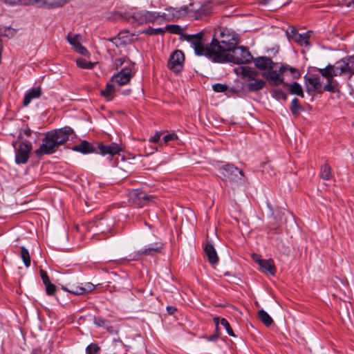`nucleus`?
I'll use <instances>...</instances> for the list:
<instances>
[{"instance_id": "nucleus-1", "label": "nucleus", "mask_w": 354, "mask_h": 354, "mask_svg": "<svg viewBox=\"0 0 354 354\" xmlns=\"http://www.w3.org/2000/svg\"><path fill=\"white\" fill-rule=\"evenodd\" d=\"M230 41H218L213 38L212 45L208 50L209 59L213 62L224 63L232 62L236 64H245L250 63L253 57L245 46H234Z\"/></svg>"}, {"instance_id": "nucleus-2", "label": "nucleus", "mask_w": 354, "mask_h": 354, "mask_svg": "<svg viewBox=\"0 0 354 354\" xmlns=\"http://www.w3.org/2000/svg\"><path fill=\"white\" fill-rule=\"evenodd\" d=\"M73 134H74L73 129L68 126L48 131L42 140L41 145L35 151V156L41 158L43 156L55 153Z\"/></svg>"}, {"instance_id": "nucleus-3", "label": "nucleus", "mask_w": 354, "mask_h": 354, "mask_svg": "<svg viewBox=\"0 0 354 354\" xmlns=\"http://www.w3.org/2000/svg\"><path fill=\"white\" fill-rule=\"evenodd\" d=\"M220 174L222 180L230 185H239L243 182V171L232 164H226L221 167Z\"/></svg>"}, {"instance_id": "nucleus-4", "label": "nucleus", "mask_w": 354, "mask_h": 354, "mask_svg": "<svg viewBox=\"0 0 354 354\" xmlns=\"http://www.w3.org/2000/svg\"><path fill=\"white\" fill-rule=\"evenodd\" d=\"M204 34L203 32H198L194 35L185 34L183 38L188 41L191 46L194 48L195 53L197 55H205L209 58L208 50L209 49L212 41L206 47L204 46L205 41L203 39Z\"/></svg>"}, {"instance_id": "nucleus-5", "label": "nucleus", "mask_w": 354, "mask_h": 354, "mask_svg": "<svg viewBox=\"0 0 354 354\" xmlns=\"http://www.w3.org/2000/svg\"><path fill=\"white\" fill-rule=\"evenodd\" d=\"M15 152V162L17 165L26 164L30 157L32 149V145L30 142H21L17 145V142L12 144Z\"/></svg>"}, {"instance_id": "nucleus-6", "label": "nucleus", "mask_w": 354, "mask_h": 354, "mask_svg": "<svg viewBox=\"0 0 354 354\" xmlns=\"http://www.w3.org/2000/svg\"><path fill=\"white\" fill-rule=\"evenodd\" d=\"M346 66L344 59L337 62L334 65L328 64L324 68H319V73L326 80L346 73Z\"/></svg>"}, {"instance_id": "nucleus-7", "label": "nucleus", "mask_w": 354, "mask_h": 354, "mask_svg": "<svg viewBox=\"0 0 354 354\" xmlns=\"http://www.w3.org/2000/svg\"><path fill=\"white\" fill-rule=\"evenodd\" d=\"M67 1V0H18L17 4L22 6L37 4L41 8H55L64 6Z\"/></svg>"}, {"instance_id": "nucleus-8", "label": "nucleus", "mask_w": 354, "mask_h": 354, "mask_svg": "<svg viewBox=\"0 0 354 354\" xmlns=\"http://www.w3.org/2000/svg\"><path fill=\"white\" fill-rule=\"evenodd\" d=\"M261 75L271 86H278L284 82L283 72L281 71V66L279 70L273 68L262 73Z\"/></svg>"}, {"instance_id": "nucleus-9", "label": "nucleus", "mask_w": 354, "mask_h": 354, "mask_svg": "<svg viewBox=\"0 0 354 354\" xmlns=\"http://www.w3.org/2000/svg\"><path fill=\"white\" fill-rule=\"evenodd\" d=\"M184 60L185 56L183 53L180 50H176L171 55L167 66L174 72L178 73L183 68Z\"/></svg>"}, {"instance_id": "nucleus-10", "label": "nucleus", "mask_w": 354, "mask_h": 354, "mask_svg": "<svg viewBox=\"0 0 354 354\" xmlns=\"http://www.w3.org/2000/svg\"><path fill=\"white\" fill-rule=\"evenodd\" d=\"M306 91L308 93L317 91L322 93V84L320 77L317 75L310 74L304 76Z\"/></svg>"}, {"instance_id": "nucleus-11", "label": "nucleus", "mask_w": 354, "mask_h": 354, "mask_svg": "<svg viewBox=\"0 0 354 354\" xmlns=\"http://www.w3.org/2000/svg\"><path fill=\"white\" fill-rule=\"evenodd\" d=\"M188 9L189 7L187 6H183L179 9L170 7L165 9V12H163L161 17L167 21L179 19L188 13Z\"/></svg>"}, {"instance_id": "nucleus-12", "label": "nucleus", "mask_w": 354, "mask_h": 354, "mask_svg": "<svg viewBox=\"0 0 354 354\" xmlns=\"http://www.w3.org/2000/svg\"><path fill=\"white\" fill-rule=\"evenodd\" d=\"M151 198L152 196L139 189L132 190L130 193V199L139 207H142Z\"/></svg>"}, {"instance_id": "nucleus-13", "label": "nucleus", "mask_w": 354, "mask_h": 354, "mask_svg": "<svg viewBox=\"0 0 354 354\" xmlns=\"http://www.w3.org/2000/svg\"><path fill=\"white\" fill-rule=\"evenodd\" d=\"M131 77V69L130 68H124L112 77L111 81L119 86H122L129 83Z\"/></svg>"}, {"instance_id": "nucleus-14", "label": "nucleus", "mask_w": 354, "mask_h": 354, "mask_svg": "<svg viewBox=\"0 0 354 354\" xmlns=\"http://www.w3.org/2000/svg\"><path fill=\"white\" fill-rule=\"evenodd\" d=\"M97 149L100 151V153L102 156L109 155L110 156L118 154L122 151L121 146L115 142L110 145L100 143L98 145Z\"/></svg>"}, {"instance_id": "nucleus-15", "label": "nucleus", "mask_w": 354, "mask_h": 354, "mask_svg": "<svg viewBox=\"0 0 354 354\" xmlns=\"http://www.w3.org/2000/svg\"><path fill=\"white\" fill-rule=\"evenodd\" d=\"M255 66L261 70L269 71L274 68V63L271 58L268 57H258L253 59Z\"/></svg>"}, {"instance_id": "nucleus-16", "label": "nucleus", "mask_w": 354, "mask_h": 354, "mask_svg": "<svg viewBox=\"0 0 354 354\" xmlns=\"http://www.w3.org/2000/svg\"><path fill=\"white\" fill-rule=\"evenodd\" d=\"M257 263L265 274L272 276L275 274L276 268L272 259H259Z\"/></svg>"}, {"instance_id": "nucleus-17", "label": "nucleus", "mask_w": 354, "mask_h": 354, "mask_svg": "<svg viewBox=\"0 0 354 354\" xmlns=\"http://www.w3.org/2000/svg\"><path fill=\"white\" fill-rule=\"evenodd\" d=\"M42 91L40 86L30 89L25 95L23 105L27 106L32 100L37 99L41 95Z\"/></svg>"}, {"instance_id": "nucleus-18", "label": "nucleus", "mask_w": 354, "mask_h": 354, "mask_svg": "<svg viewBox=\"0 0 354 354\" xmlns=\"http://www.w3.org/2000/svg\"><path fill=\"white\" fill-rule=\"evenodd\" d=\"M162 249V245L158 243H155L149 245L145 249H141L138 251L137 255L138 257L146 255V256H153L156 253L159 252Z\"/></svg>"}, {"instance_id": "nucleus-19", "label": "nucleus", "mask_w": 354, "mask_h": 354, "mask_svg": "<svg viewBox=\"0 0 354 354\" xmlns=\"http://www.w3.org/2000/svg\"><path fill=\"white\" fill-rule=\"evenodd\" d=\"M72 149L84 154L95 152L94 146L86 140H82L79 145L74 146Z\"/></svg>"}, {"instance_id": "nucleus-20", "label": "nucleus", "mask_w": 354, "mask_h": 354, "mask_svg": "<svg viewBox=\"0 0 354 354\" xmlns=\"http://www.w3.org/2000/svg\"><path fill=\"white\" fill-rule=\"evenodd\" d=\"M235 72L237 74L241 73L245 81L252 80L253 78L256 77L259 75L257 71L245 66L235 69Z\"/></svg>"}, {"instance_id": "nucleus-21", "label": "nucleus", "mask_w": 354, "mask_h": 354, "mask_svg": "<svg viewBox=\"0 0 354 354\" xmlns=\"http://www.w3.org/2000/svg\"><path fill=\"white\" fill-rule=\"evenodd\" d=\"M248 83L246 84V88L250 92H256L262 89L266 83L265 81L261 79L253 78L252 80L248 81Z\"/></svg>"}, {"instance_id": "nucleus-22", "label": "nucleus", "mask_w": 354, "mask_h": 354, "mask_svg": "<svg viewBox=\"0 0 354 354\" xmlns=\"http://www.w3.org/2000/svg\"><path fill=\"white\" fill-rule=\"evenodd\" d=\"M205 252L208 258L209 263L214 265L218 261L217 253L212 244H207L204 248Z\"/></svg>"}, {"instance_id": "nucleus-23", "label": "nucleus", "mask_w": 354, "mask_h": 354, "mask_svg": "<svg viewBox=\"0 0 354 354\" xmlns=\"http://www.w3.org/2000/svg\"><path fill=\"white\" fill-rule=\"evenodd\" d=\"M287 85L289 86V92L290 94L296 95L301 97H304L303 88L298 82H293Z\"/></svg>"}, {"instance_id": "nucleus-24", "label": "nucleus", "mask_w": 354, "mask_h": 354, "mask_svg": "<svg viewBox=\"0 0 354 354\" xmlns=\"http://www.w3.org/2000/svg\"><path fill=\"white\" fill-rule=\"evenodd\" d=\"M115 92V88L113 84L107 83L104 89L101 90V95L106 97L107 100L110 101L113 97V93Z\"/></svg>"}, {"instance_id": "nucleus-25", "label": "nucleus", "mask_w": 354, "mask_h": 354, "mask_svg": "<svg viewBox=\"0 0 354 354\" xmlns=\"http://www.w3.org/2000/svg\"><path fill=\"white\" fill-rule=\"evenodd\" d=\"M311 32H306L304 33H297V35H295V41L299 43L300 45H305L308 46L310 44L309 43V38L310 36Z\"/></svg>"}, {"instance_id": "nucleus-26", "label": "nucleus", "mask_w": 354, "mask_h": 354, "mask_svg": "<svg viewBox=\"0 0 354 354\" xmlns=\"http://www.w3.org/2000/svg\"><path fill=\"white\" fill-rule=\"evenodd\" d=\"M94 324L99 327L106 328L110 333H113L114 331L109 321L101 317H95Z\"/></svg>"}, {"instance_id": "nucleus-27", "label": "nucleus", "mask_w": 354, "mask_h": 354, "mask_svg": "<svg viewBox=\"0 0 354 354\" xmlns=\"http://www.w3.org/2000/svg\"><path fill=\"white\" fill-rule=\"evenodd\" d=\"M290 109L292 115L296 117L299 115L301 111H304V109L300 105L299 101L297 98H294L292 100Z\"/></svg>"}, {"instance_id": "nucleus-28", "label": "nucleus", "mask_w": 354, "mask_h": 354, "mask_svg": "<svg viewBox=\"0 0 354 354\" xmlns=\"http://www.w3.org/2000/svg\"><path fill=\"white\" fill-rule=\"evenodd\" d=\"M281 71H283V73L286 71H289L291 73L292 77L295 79L299 78L301 75L299 71L297 68L292 67L286 64H281Z\"/></svg>"}, {"instance_id": "nucleus-29", "label": "nucleus", "mask_w": 354, "mask_h": 354, "mask_svg": "<svg viewBox=\"0 0 354 354\" xmlns=\"http://www.w3.org/2000/svg\"><path fill=\"white\" fill-rule=\"evenodd\" d=\"M258 315L265 326H269L272 324L273 320L272 317L264 310H259Z\"/></svg>"}, {"instance_id": "nucleus-30", "label": "nucleus", "mask_w": 354, "mask_h": 354, "mask_svg": "<svg viewBox=\"0 0 354 354\" xmlns=\"http://www.w3.org/2000/svg\"><path fill=\"white\" fill-rule=\"evenodd\" d=\"M320 176L322 179L328 180L332 177L331 174V167L328 164L325 163L322 167L320 170Z\"/></svg>"}, {"instance_id": "nucleus-31", "label": "nucleus", "mask_w": 354, "mask_h": 354, "mask_svg": "<svg viewBox=\"0 0 354 354\" xmlns=\"http://www.w3.org/2000/svg\"><path fill=\"white\" fill-rule=\"evenodd\" d=\"M21 258L26 268L30 266V256L28 250L24 247H21Z\"/></svg>"}, {"instance_id": "nucleus-32", "label": "nucleus", "mask_w": 354, "mask_h": 354, "mask_svg": "<svg viewBox=\"0 0 354 354\" xmlns=\"http://www.w3.org/2000/svg\"><path fill=\"white\" fill-rule=\"evenodd\" d=\"M338 86L337 82L332 78L327 80V84L324 87V91L330 93H335L337 91V86Z\"/></svg>"}, {"instance_id": "nucleus-33", "label": "nucleus", "mask_w": 354, "mask_h": 354, "mask_svg": "<svg viewBox=\"0 0 354 354\" xmlns=\"http://www.w3.org/2000/svg\"><path fill=\"white\" fill-rule=\"evenodd\" d=\"M145 11L143 12H136L131 15V18L133 21L137 22L138 24H142L146 23Z\"/></svg>"}, {"instance_id": "nucleus-34", "label": "nucleus", "mask_w": 354, "mask_h": 354, "mask_svg": "<svg viewBox=\"0 0 354 354\" xmlns=\"http://www.w3.org/2000/svg\"><path fill=\"white\" fill-rule=\"evenodd\" d=\"M77 66L82 68L91 69L94 67L95 63L88 62L84 59L80 58L76 60Z\"/></svg>"}, {"instance_id": "nucleus-35", "label": "nucleus", "mask_w": 354, "mask_h": 354, "mask_svg": "<svg viewBox=\"0 0 354 354\" xmlns=\"http://www.w3.org/2000/svg\"><path fill=\"white\" fill-rule=\"evenodd\" d=\"M346 66V73H351L354 74V57H349L344 59Z\"/></svg>"}, {"instance_id": "nucleus-36", "label": "nucleus", "mask_w": 354, "mask_h": 354, "mask_svg": "<svg viewBox=\"0 0 354 354\" xmlns=\"http://www.w3.org/2000/svg\"><path fill=\"white\" fill-rule=\"evenodd\" d=\"M165 31H168L171 34L180 35L182 32V28L180 26L172 24V25H167L165 28H164Z\"/></svg>"}, {"instance_id": "nucleus-37", "label": "nucleus", "mask_w": 354, "mask_h": 354, "mask_svg": "<svg viewBox=\"0 0 354 354\" xmlns=\"http://www.w3.org/2000/svg\"><path fill=\"white\" fill-rule=\"evenodd\" d=\"M144 32L149 35H163L165 32V30L163 28H153L149 27Z\"/></svg>"}, {"instance_id": "nucleus-38", "label": "nucleus", "mask_w": 354, "mask_h": 354, "mask_svg": "<svg viewBox=\"0 0 354 354\" xmlns=\"http://www.w3.org/2000/svg\"><path fill=\"white\" fill-rule=\"evenodd\" d=\"M272 94L274 97L277 100H282L286 101L287 100V94L279 88H274L272 91Z\"/></svg>"}, {"instance_id": "nucleus-39", "label": "nucleus", "mask_w": 354, "mask_h": 354, "mask_svg": "<svg viewBox=\"0 0 354 354\" xmlns=\"http://www.w3.org/2000/svg\"><path fill=\"white\" fill-rule=\"evenodd\" d=\"M65 290L75 295H84V291H82V286H71L69 288H65Z\"/></svg>"}, {"instance_id": "nucleus-40", "label": "nucleus", "mask_w": 354, "mask_h": 354, "mask_svg": "<svg viewBox=\"0 0 354 354\" xmlns=\"http://www.w3.org/2000/svg\"><path fill=\"white\" fill-rule=\"evenodd\" d=\"M221 325H222L225 329L226 330L227 334L231 337H235V335L233 332L232 328H231L229 322L225 318H221L220 322Z\"/></svg>"}, {"instance_id": "nucleus-41", "label": "nucleus", "mask_w": 354, "mask_h": 354, "mask_svg": "<svg viewBox=\"0 0 354 354\" xmlns=\"http://www.w3.org/2000/svg\"><path fill=\"white\" fill-rule=\"evenodd\" d=\"M79 39H80V35H75L72 36L71 35V33H69L67 35V40H68V41L75 48H76V46H77V45H79L80 44V42L79 41Z\"/></svg>"}, {"instance_id": "nucleus-42", "label": "nucleus", "mask_w": 354, "mask_h": 354, "mask_svg": "<svg viewBox=\"0 0 354 354\" xmlns=\"http://www.w3.org/2000/svg\"><path fill=\"white\" fill-rule=\"evenodd\" d=\"M146 23L153 22L157 18L161 17L157 12L145 11Z\"/></svg>"}, {"instance_id": "nucleus-43", "label": "nucleus", "mask_w": 354, "mask_h": 354, "mask_svg": "<svg viewBox=\"0 0 354 354\" xmlns=\"http://www.w3.org/2000/svg\"><path fill=\"white\" fill-rule=\"evenodd\" d=\"M99 351L100 347L95 344H91L86 348L87 354H98Z\"/></svg>"}, {"instance_id": "nucleus-44", "label": "nucleus", "mask_w": 354, "mask_h": 354, "mask_svg": "<svg viewBox=\"0 0 354 354\" xmlns=\"http://www.w3.org/2000/svg\"><path fill=\"white\" fill-rule=\"evenodd\" d=\"M46 286V292L48 295H54L56 292V287L51 282L44 284Z\"/></svg>"}, {"instance_id": "nucleus-45", "label": "nucleus", "mask_w": 354, "mask_h": 354, "mask_svg": "<svg viewBox=\"0 0 354 354\" xmlns=\"http://www.w3.org/2000/svg\"><path fill=\"white\" fill-rule=\"evenodd\" d=\"M212 87H213V90L215 92H218V93L225 92L227 89V86L226 84H219V83L214 84Z\"/></svg>"}, {"instance_id": "nucleus-46", "label": "nucleus", "mask_w": 354, "mask_h": 354, "mask_svg": "<svg viewBox=\"0 0 354 354\" xmlns=\"http://www.w3.org/2000/svg\"><path fill=\"white\" fill-rule=\"evenodd\" d=\"M298 32L294 27H290L286 30V35L288 39L295 40V35H297Z\"/></svg>"}, {"instance_id": "nucleus-47", "label": "nucleus", "mask_w": 354, "mask_h": 354, "mask_svg": "<svg viewBox=\"0 0 354 354\" xmlns=\"http://www.w3.org/2000/svg\"><path fill=\"white\" fill-rule=\"evenodd\" d=\"M116 46L119 47L124 45L125 43L121 39V34H118V37H113L110 39Z\"/></svg>"}, {"instance_id": "nucleus-48", "label": "nucleus", "mask_w": 354, "mask_h": 354, "mask_svg": "<svg viewBox=\"0 0 354 354\" xmlns=\"http://www.w3.org/2000/svg\"><path fill=\"white\" fill-rule=\"evenodd\" d=\"M84 294L90 292L95 289V286L90 282L85 283L84 286H82Z\"/></svg>"}, {"instance_id": "nucleus-49", "label": "nucleus", "mask_w": 354, "mask_h": 354, "mask_svg": "<svg viewBox=\"0 0 354 354\" xmlns=\"http://www.w3.org/2000/svg\"><path fill=\"white\" fill-rule=\"evenodd\" d=\"M39 273L44 284H46L50 282L48 275L45 270H40Z\"/></svg>"}, {"instance_id": "nucleus-50", "label": "nucleus", "mask_w": 354, "mask_h": 354, "mask_svg": "<svg viewBox=\"0 0 354 354\" xmlns=\"http://www.w3.org/2000/svg\"><path fill=\"white\" fill-rule=\"evenodd\" d=\"M178 138V136L176 133H169L163 137V140L165 143H167L170 140H174Z\"/></svg>"}, {"instance_id": "nucleus-51", "label": "nucleus", "mask_w": 354, "mask_h": 354, "mask_svg": "<svg viewBox=\"0 0 354 354\" xmlns=\"http://www.w3.org/2000/svg\"><path fill=\"white\" fill-rule=\"evenodd\" d=\"M75 49L78 53L82 55H86L88 53V51L86 49V48L84 47L81 44L77 45V46H76Z\"/></svg>"}, {"instance_id": "nucleus-52", "label": "nucleus", "mask_w": 354, "mask_h": 354, "mask_svg": "<svg viewBox=\"0 0 354 354\" xmlns=\"http://www.w3.org/2000/svg\"><path fill=\"white\" fill-rule=\"evenodd\" d=\"M124 61H125L124 57H120V58L115 59V60L114 61V65H115V68H118V67L121 66L124 64Z\"/></svg>"}, {"instance_id": "nucleus-53", "label": "nucleus", "mask_w": 354, "mask_h": 354, "mask_svg": "<svg viewBox=\"0 0 354 354\" xmlns=\"http://www.w3.org/2000/svg\"><path fill=\"white\" fill-rule=\"evenodd\" d=\"M160 136H161V133H159V132H157V133H155V135L153 136H152L149 139V141L151 142H157L160 140Z\"/></svg>"}, {"instance_id": "nucleus-54", "label": "nucleus", "mask_w": 354, "mask_h": 354, "mask_svg": "<svg viewBox=\"0 0 354 354\" xmlns=\"http://www.w3.org/2000/svg\"><path fill=\"white\" fill-rule=\"evenodd\" d=\"M24 133L27 137H30L32 134V130L28 126H26L24 129Z\"/></svg>"}, {"instance_id": "nucleus-55", "label": "nucleus", "mask_w": 354, "mask_h": 354, "mask_svg": "<svg viewBox=\"0 0 354 354\" xmlns=\"http://www.w3.org/2000/svg\"><path fill=\"white\" fill-rule=\"evenodd\" d=\"M167 310L169 314L171 315L174 314L177 310V309L174 306H167Z\"/></svg>"}, {"instance_id": "nucleus-56", "label": "nucleus", "mask_w": 354, "mask_h": 354, "mask_svg": "<svg viewBox=\"0 0 354 354\" xmlns=\"http://www.w3.org/2000/svg\"><path fill=\"white\" fill-rule=\"evenodd\" d=\"M220 322H221V319L219 317H216L214 318V322L216 325V331H218V325L221 324Z\"/></svg>"}, {"instance_id": "nucleus-57", "label": "nucleus", "mask_w": 354, "mask_h": 354, "mask_svg": "<svg viewBox=\"0 0 354 354\" xmlns=\"http://www.w3.org/2000/svg\"><path fill=\"white\" fill-rule=\"evenodd\" d=\"M218 337V333H215V334H214V335H211V336L208 338V340H209V341H214V340L217 339Z\"/></svg>"}, {"instance_id": "nucleus-58", "label": "nucleus", "mask_w": 354, "mask_h": 354, "mask_svg": "<svg viewBox=\"0 0 354 354\" xmlns=\"http://www.w3.org/2000/svg\"><path fill=\"white\" fill-rule=\"evenodd\" d=\"M279 224L273 225V226L270 225L269 228H270V230H276L279 228Z\"/></svg>"}]
</instances>
